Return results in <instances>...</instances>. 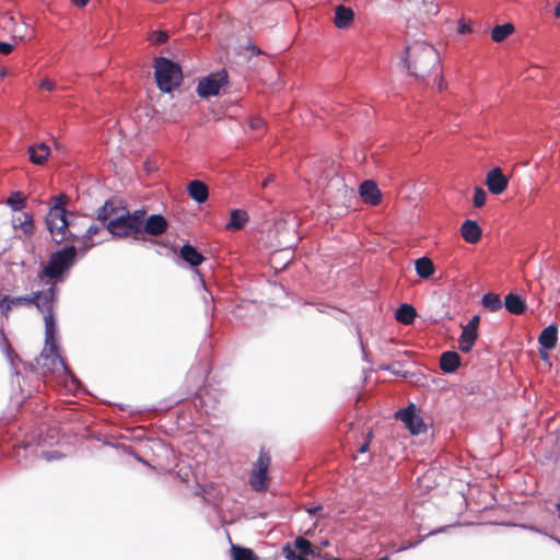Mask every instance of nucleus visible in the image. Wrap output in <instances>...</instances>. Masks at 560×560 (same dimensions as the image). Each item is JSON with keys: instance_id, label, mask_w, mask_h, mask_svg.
I'll return each mask as SVG.
<instances>
[{"instance_id": "1", "label": "nucleus", "mask_w": 560, "mask_h": 560, "mask_svg": "<svg viewBox=\"0 0 560 560\" xmlns=\"http://www.w3.org/2000/svg\"><path fill=\"white\" fill-rule=\"evenodd\" d=\"M210 369L207 364H197L187 372L186 382L190 384L185 394H174L165 401L161 402L160 409H170L175 405L188 399L192 394L191 402L196 411L210 415L213 412L220 401V393L213 388L201 386L208 377Z\"/></svg>"}, {"instance_id": "2", "label": "nucleus", "mask_w": 560, "mask_h": 560, "mask_svg": "<svg viewBox=\"0 0 560 560\" xmlns=\"http://www.w3.org/2000/svg\"><path fill=\"white\" fill-rule=\"evenodd\" d=\"M46 284H49L47 289L35 291L30 295H3L0 300V311L1 314L7 317L13 307L34 305L44 314L45 327L47 328V342L50 343L52 335L57 332L55 308L58 303L59 289L57 284L51 281H47Z\"/></svg>"}, {"instance_id": "3", "label": "nucleus", "mask_w": 560, "mask_h": 560, "mask_svg": "<svg viewBox=\"0 0 560 560\" xmlns=\"http://www.w3.org/2000/svg\"><path fill=\"white\" fill-rule=\"evenodd\" d=\"M400 62L408 74L423 81L432 71L436 72L439 91L446 85L440 71V54L427 42H413L407 45L400 54Z\"/></svg>"}, {"instance_id": "4", "label": "nucleus", "mask_w": 560, "mask_h": 560, "mask_svg": "<svg viewBox=\"0 0 560 560\" xmlns=\"http://www.w3.org/2000/svg\"><path fill=\"white\" fill-rule=\"evenodd\" d=\"M68 202L69 197L65 192L52 196L51 207L45 218L46 228L56 244H61L65 241H75L79 237V234L71 230L69 215H73V212L67 210Z\"/></svg>"}, {"instance_id": "5", "label": "nucleus", "mask_w": 560, "mask_h": 560, "mask_svg": "<svg viewBox=\"0 0 560 560\" xmlns=\"http://www.w3.org/2000/svg\"><path fill=\"white\" fill-rule=\"evenodd\" d=\"M142 214H147L143 208L135 211L124 210L107 222V231L118 238L131 236L136 242H145L147 237L141 236L140 229Z\"/></svg>"}, {"instance_id": "6", "label": "nucleus", "mask_w": 560, "mask_h": 560, "mask_svg": "<svg viewBox=\"0 0 560 560\" xmlns=\"http://www.w3.org/2000/svg\"><path fill=\"white\" fill-rule=\"evenodd\" d=\"M78 248L74 244L65 245L58 250L54 252L48 259L47 265L43 266L38 272V278H48L55 280L54 283L63 281V273H66L75 262Z\"/></svg>"}, {"instance_id": "7", "label": "nucleus", "mask_w": 560, "mask_h": 560, "mask_svg": "<svg viewBox=\"0 0 560 560\" xmlns=\"http://www.w3.org/2000/svg\"><path fill=\"white\" fill-rule=\"evenodd\" d=\"M154 77L161 92L171 93L177 89L183 80L180 65L167 57H158L154 60Z\"/></svg>"}, {"instance_id": "8", "label": "nucleus", "mask_w": 560, "mask_h": 560, "mask_svg": "<svg viewBox=\"0 0 560 560\" xmlns=\"http://www.w3.org/2000/svg\"><path fill=\"white\" fill-rule=\"evenodd\" d=\"M57 332L52 335V339L50 343L47 342V328L45 327V346L49 348L50 354L40 353V359L38 360V364L42 365L43 369L51 372L54 368L59 364L63 370L65 374L70 378L72 385L78 388L81 383L78 377L72 373V371L66 364L65 359L60 355L58 351V345L56 343L55 337Z\"/></svg>"}, {"instance_id": "9", "label": "nucleus", "mask_w": 560, "mask_h": 560, "mask_svg": "<svg viewBox=\"0 0 560 560\" xmlns=\"http://www.w3.org/2000/svg\"><path fill=\"white\" fill-rule=\"evenodd\" d=\"M229 84V75L226 70L222 69L217 72H211L202 78L197 85V94L202 98L210 96H218L220 90Z\"/></svg>"}, {"instance_id": "10", "label": "nucleus", "mask_w": 560, "mask_h": 560, "mask_svg": "<svg viewBox=\"0 0 560 560\" xmlns=\"http://www.w3.org/2000/svg\"><path fill=\"white\" fill-rule=\"evenodd\" d=\"M270 465V456L264 450L260 451L259 456L255 463L256 469L250 474L249 485L256 491L267 490V472Z\"/></svg>"}, {"instance_id": "11", "label": "nucleus", "mask_w": 560, "mask_h": 560, "mask_svg": "<svg viewBox=\"0 0 560 560\" xmlns=\"http://www.w3.org/2000/svg\"><path fill=\"white\" fill-rule=\"evenodd\" d=\"M168 221L161 213H153L147 217V214L141 215V236L147 237H158L164 234L167 231Z\"/></svg>"}, {"instance_id": "12", "label": "nucleus", "mask_w": 560, "mask_h": 560, "mask_svg": "<svg viewBox=\"0 0 560 560\" xmlns=\"http://www.w3.org/2000/svg\"><path fill=\"white\" fill-rule=\"evenodd\" d=\"M395 418L400 420L412 435L422 432L424 428L423 419L419 416L415 404H409L406 408L399 409Z\"/></svg>"}, {"instance_id": "13", "label": "nucleus", "mask_w": 560, "mask_h": 560, "mask_svg": "<svg viewBox=\"0 0 560 560\" xmlns=\"http://www.w3.org/2000/svg\"><path fill=\"white\" fill-rule=\"evenodd\" d=\"M486 185L491 194L500 195L508 188L509 179L503 171L497 166L487 173Z\"/></svg>"}, {"instance_id": "14", "label": "nucleus", "mask_w": 560, "mask_h": 560, "mask_svg": "<svg viewBox=\"0 0 560 560\" xmlns=\"http://www.w3.org/2000/svg\"><path fill=\"white\" fill-rule=\"evenodd\" d=\"M359 194L364 202L376 206L381 202L382 194L375 182L364 180L359 187Z\"/></svg>"}, {"instance_id": "15", "label": "nucleus", "mask_w": 560, "mask_h": 560, "mask_svg": "<svg viewBox=\"0 0 560 560\" xmlns=\"http://www.w3.org/2000/svg\"><path fill=\"white\" fill-rule=\"evenodd\" d=\"M179 257L191 268H197L205 260L203 255L190 243H185L179 249Z\"/></svg>"}, {"instance_id": "16", "label": "nucleus", "mask_w": 560, "mask_h": 560, "mask_svg": "<svg viewBox=\"0 0 560 560\" xmlns=\"http://www.w3.org/2000/svg\"><path fill=\"white\" fill-rule=\"evenodd\" d=\"M463 238L469 244H477L482 235L481 228L475 220H465L460 228Z\"/></svg>"}, {"instance_id": "17", "label": "nucleus", "mask_w": 560, "mask_h": 560, "mask_svg": "<svg viewBox=\"0 0 560 560\" xmlns=\"http://www.w3.org/2000/svg\"><path fill=\"white\" fill-rule=\"evenodd\" d=\"M462 362L460 355L456 351H444L440 357V369L444 374L456 372Z\"/></svg>"}, {"instance_id": "18", "label": "nucleus", "mask_w": 560, "mask_h": 560, "mask_svg": "<svg viewBox=\"0 0 560 560\" xmlns=\"http://www.w3.org/2000/svg\"><path fill=\"white\" fill-rule=\"evenodd\" d=\"M557 341H558V326H557V324L552 323L541 330V332L538 337V343L541 349L551 350L556 347Z\"/></svg>"}, {"instance_id": "19", "label": "nucleus", "mask_w": 560, "mask_h": 560, "mask_svg": "<svg viewBox=\"0 0 560 560\" xmlns=\"http://www.w3.org/2000/svg\"><path fill=\"white\" fill-rule=\"evenodd\" d=\"M188 196L197 203H205L209 198L208 186L198 179L191 180L187 186Z\"/></svg>"}, {"instance_id": "20", "label": "nucleus", "mask_w": 560, "mask_h": 560, "mask_svg": "<svg viewBox=\"0 0 560 560\" xmlns=\"http://www.w3.org/2000/svg\"><path fill=\"white\" fill-rule=\"evenodd\" d=\"M503 305L509 313L514 315H521L527 308L525 300L521 295L513 292H510L505 295Z\"/></svg>"}, {"instance_id": "21", "label": "nucleus", "mask_w": 560, "mask_h": 560, "mask_svg": "<svg viewBox=\"0 0 560 560\" xmlns=\"http://www.w3.org/2000/svg\"><path fill=\"white\" fill-rule=\"evenodd\" d=\"M353 20L354 12L351 8L345 7L342 4L336 7L334 23L337 28H347L353 22Z\"/></svg>"}, {"instance_id": "22", "label": "nucleus", "mask_w": 560, "mask_h": 560, "mask_svg": "<svg viewBox=\"0 0 560 560\" xmlns=\"http://www.w3.org/2000/svg\"><path fill=\"white\" fill-rule=\"evenodd\" d=\"M118 208L115 206L113 199H107L103 203L102 207L97 209L96 220L101 222V224L107 230V222H110L112 217L116 214Z\"/></svg>"}, {"instance_id": "23", "label": "nucleus", "mask_w": 560, "mask_h": 560, "mask_svg": "<svg viewBox=\"0 0 560 560\" xmlns=\"http://www.w3.org/2000/svg\"><path fill=\"white\" fill-rule=\"evenodd\" d=\"M249 217L243 209H233L230 213V220L225 224V229L230 231H237L244 228Z\"/></svg>"}, {"instance_id": "24", "label": "nucleus", "mask_w": 560, "mask_h": 560, "mask_svg": "<svg viewBox=\"0 0 560 560\" xmlns=\"http://www.w3.org/2000/svg\"><path fill=\"white\" fill-rule=\"evenodd\" d=\"M415 269L419 278L429 279L434 273L435 267L429 257L422 256L415 260Z\"/></svg>"}, {"instance_id": "25", "label": "nucleus", "mask_w": 560, "mask_h": 560, "mask_svg": "<svg viewBox=\"0 0 560 560\" xmlns=\"http://www.w3.org/2000/svg\"><path fill=\"white\" fill-rule=\"evenodd\" d=\"M28 152L30 161L34 164L42 165L49 156L50 149L46 143L42 142L37 145L30 147Z\"/></svg>"}, {"instance_id": "26", "label": "nucleus", "mask_w": 560, "mask_h": 560, "mask_svg": "<svg viewBox=\"0 0 560 560\" xmlns=\"http://www.w3.org/2000/svg\"><path fill=\"white\" fill-rule=\"evenodd\" d=\"M417 316L416 308L408 303L401 304L395 312V318L401 324H411Z\"/></svg>"}, {"instance_id": "27", "label": "nucleus", "mask_w": 560, "mask_h": 560, "mask_svg": "<svg viewBox=\"0 0 560 560\" xmlns=\"http://www.w3.org/2000/svg\"><path fill=\"white\" fill-rule=\"evenodd\" d=\"M454 526L455 525H446V526H441V527H438L435 529H432L428 534L419 536V538L416 541H411V542H408V544L400 545L398 548L395 549V552H402V551H406L408 549L415 548L419 544L424 541L428 537L434 536V535H438V534H441V533H445L448 528L454 527Z\"/></svg>"}, {"instance_id": "28", "label": "nucleus", "mask_w": 560, "mask_h": 560, "mask_svg": "<svg viewBox=\"0 0 560 560\" xmlns=\"http://www.w3.org/2000/svg\"><path fill=\"white\" fill-rule=\"evenodd\" d=\"M481 305L490 312H498L502 308L503 302L499 294L487 292L481 298Z\"/></svg>"}, {"instance_id": "29", "label": "nucleus", "mask_w": 560, "mask_h": 560, "mask_svg": "<svg viewBox=\"0 0 560 560\" xmlns=\"http://www.w3.org/2000/svg\"><path fill=\"white\" fill-rule=\"evenodd\" d=\"M294 549L298 550L300 553H302L304 557L307 558V556H312V557H322V555L319 552H316L312 542L302 537V536H299L294 539Z\"/></svg>"}, {"instance_id": "30", "label": "nucleus", "mask_w": 560, "mask_h": 560, "mask_svg": "<svg viewBox=\"0 0 560 560\" xmlns=\"http://www.w3.org/2000/svg\"><path fill=\"white\" fill-rule=\"evenodd\" d=\"M514 32L512 23H504L495 25L491 31V38L495 43H502Z\"/></svg>"}, {"instance_id": "31", "label": "nucleus", "mask_w": 560, "mask_h": 560, "mask_svg": "<svg viewBox=\"0 0 560 560\" xmlns=\"http://www.w3.org/2000/svg\"><path fill=\"white\" fill-rule=\"evenodd\" d=\"M233 560H259V557L250 549L238 545H232Z\"/></svg>"}, {"instance_id": "32", "label": "nucleus", "mask_w": 560, "mask_h": 560, "mask_svg": "<svg viewBox=\"0 0 560 560\" xmlns=\"http://www.w3.org/2000/svg\"><path fill=\"white\" fill-rule=\"evenodd\" d=\"M26 197L22 191H13L7 199V205L11 208L12 211H20L25 207Z\"/></svg>"}, {"instance_id": "33", "label": "nucleus", "mask_w": 560, "mask_h": 560, "mask_svg": "<svg viewBox=\"0 0 560 560\" xmlns=\"http://www.w3.org/2000/svg\"><path fill=\"white\" fill-rule=\"evenodd\" d=\"M23 220L21 218H18L20 221L19 226L21 228L22 232L26 236H32L34 234V219L33 215L28 212H22Z\"/></svg>"}, {"instance_id": "34", "label": "nucleus", "mask_w": 560, "mask_h": 560, "mask_svg": "<svg viewBox=\"0 0 560 560\" xmlns=\"http://www.w3.org/2000/svg\"><path fill=\"white\" fill-rule=\"evenodd\" d=\"M487 201V194L485 189L480 186L475 187L474 189V197H472V203L476 208H481L485 206Z\"/></svg>"}, {"instance_id": "35", "label": "nucleus", "mask_w": 560, "mask_h": 560, "mask_svg": "<svg viewBox=\"0 0 560 560\" xmlns=\"http://www.w3.org/2000/svg\"><path fill=\"white\" fill-rule=\"evenodd\" d=\"M400 366H401V363L396 361V362H393V363H389V364H383V365L380 366V369L384 370V371H388L393 375L407 377L408 372H402L400 370Z\"/></svg>"}, {"instance_id": "36", "label": "nucleus", "mask_w": 560, "mask_h": 560, "mask_svg": "<svg viewBox=\"0 0 560 560\" xmlns=\"http://www.w3.org/2000/svg\"><path fill=\"white\" fill-rule=\"evenodd\" d=\"M282 553L285 559L288 560H308L306 557H304L302 553H296V550L293 549L290 544H287L282 548Z\"/></svg>"}, {"instance_id": "37", "label": "nucleus", "mask_w": 560, "mask_h": 560, "mask_svg": "<svg viewBox=\"0 0 560 560\" xmlns=\"http://www.w3.org/2000/svg\"><path fill=\"white\" fill-rule=\"evenodd\" d=\"M150 39H151L152 43H154L156 45H161V44H164V43L167 42L168 35L164 31H154L151 34Z\"/></svg>"}, {"instance_id": "38", "label": "nucleus", "mask_w": 560, "mask_h": 560, "mask_svg": "<svg viewBox=\"0 0 560 560\" xmlns=\"http://www.w3.org/2000/svg\"><path fill=\"white\" fill-rule=\"evenodd\" d=\"M458 339L463 340V341H475L476 342L478 339V331L469 330V329L463 327L462 334Z\"/></svg>"}, {"instance_id": "39", "label": "nucleus", "mask_w": 560, "mask_h": 560, "mask_svg": "<svg viewBox=\"0 0 560 560\" xmlns=\"http://www.w3.org/2000/svg\"><path fill=\"white\" fill-rule=\"evenodd\" d=\"M98 232H100V228H98L97 225H95V224H91V225L85 230V232H84V233H80V234H79V237H78L77 240L82 238V240H84V241H85V240H88V238H90V237H92V236L96 235Z\"/></svg>"}, {"instance_id": "40", "label": "nucleus", "mask_w": 560, "mask_h": 560, "mask_svg": "<svg viewBox=\"0 0 560 560\" xmlns=\"http://www.w3.org/2000/svg\"><path fill=\"white\" fill-rule=\"evenodd\" d=\"M480 324V315H472L469 322L464 326L465 328L474 331H478V327Z\"/></svg>"}, {"instance_id": "41", "label": "nucleus", "mask_w": 560, "mask_h": 560, "mask_svg": "<svg viewBox=\"0 0 560 560\" xmlns=\"http://www.w3.org/2000/svg\"><path fill=\"white\" fill-rule=\"evenodd\" d=\"M42 454L47 462H52L63 457V455L58 451H44Z\"/></svg>"}, {"instance_id": "42", "label": "nucleus", "mask_w": 560, "mask_h": 560, "mask_svg": "<svg viewBox=\"0 0 560 560\" xmlns=\"http://www.w3.org/2000/svg\"><path fill=\"white\" fill-rule=\"evenodd\" d=\"M503 525H505V526L520 527V528H522V529L530 530V532H534V533L537 530V526H535V525H530V524H525V523H512V522H506V523H503Z\"/></svg>"}, {"instance_id": "43", "label": "nucleus", "mask_w": 560, "mask_h": 560, "mask_svg": "<svg viewBox=\"0 0 560 560\" xmlns=\"http://www.w3.org/2000/svg\"><path fill=\"white\" fill-rule=\"evenodd\" d=\"M39 88L42 90L51 92L56 89V83L54 81H51L50 79L45 78L40 81Z\"/></svg>"}, {"instance_id": "44", "label": "nucleus", "mask_w": 560, "mask_h": 560, "mask_svg": "<svg viewBox=\"0 0 560 560\" xmlns=\"http://www.w3.org/2000/svg\"><path fill=\"white\" fill-rule=\"evenodd\" d=\"M459 350L464 353H468L471 351L475 341H463L458 339Z\"/></svg>"}, {"instance_id": "45", "label": "nucleus", "mask_w": 560, "mask_h": 560, "mask_svg": "<svg viewBox=\"0 0 560 560\" xmlns=\"http://www.w3.org/2000/svg\"><path fill=\"white\" fill-rule=\"evenodd\" d=\"M14 48V45L9 42H0V54L9 55Z\"/></svg>"}, {"instance_id": "46", "label": "nucleus", "mask_w": 560, "mask_h": 560, "mask_svg": "<svg viewBox=\"0 0 560 560\" xmlns=\"http://www.w3.org/2000/svg\"><path fill=\"white\" fill-rule=\"evenodd\" d=\"M264 125H265L264 119H261V118H259V117H253V118H250V120H249V127H250L252 129H260V128H262V127H264Z\"/></svg>"}, {"instance_id": "47", "label": "nucleus", "mask_w": 560, "mask_h": 560, "mask_svg": "<svg viewBox=\"0 0 560 560\" xmlns=\"http://www.w3.org/2000/svg\"><path fill=\"white\" fill-rule=\"evenodd\" d=\"M537 534L544 535L549 537L550 539L557 541L560 545V539L553 536L552 534H548L545 529L537 527V530L535 532Z\"/></svg>"}, {"instance_id": "48", "label": "nucleus", "mask_w": 560, "mask_h": 560, "mask_svg": "<svg viewBox=\"0 0 560 560\" xmlns=\"http://www.w3.org/2000/svg\"><path fill=\"white\" fill-rule=\"evenodd\" d=\"M323 510V505L322 504H318V505H315V506H312V508H308L306 510V512L310 514V515H316L319 511Z\"/></svg>"}, {"instance_id": "49", "label": "nucleus", "mask_w": 560, "mask_h": 560, "mask_svg": "<svg viewBox=\"0 0 560 560\" xmlns=\"http://www.w3.org/2000/svg\"><path fill=\"white\" fill-rule=\"evenodd\" d=\"M369 447H370V442L369 441H365L359 448H358V452L363 454L365 452L369 451Z\"/></svg>"}, {"instance_id": "50", "label": "nucleus", "mask_w": 560, "mask_h": 560, "mask_svg": "<svg viewBox=\"0 0 560 560\" xmlns=\"http://www.w3.org/2000/svg\"><path fill=\"white\" fill-rule=\"evenodd\" d=\"M248 49L252 51V55L254 56H258L259 54H261V50L253 44L248 46Z\"/></svg>"}, {"instance_id": "51", "label": "nucleus", "mask_w": 560, "mask_h": 560, "mask_svg": "<svg viewBox=\"0 0 560 560\" xmlns=\"http://www.w3.org/2000/svg\"><path fill=\"white\" fill-rule=\"evenodd\" d=\"M7 355H8V359H9V361H10V363H11V364H13V359H12V357L14 355V357H16V358H18V355L14 353V351H13V350H11V349H10V347H9V346H8V348H7Z\"/></svg>"}, {"instance_id": "52", "label": "nucleus", "mask_w": 560, "mask_h": 560, "mask_svg": "<svg viewBox=\"0 0 560 560\" xmlns=\"http://www.w3.org/2000/svg\"><path fill=\"white\" fill-rule=\"evenodd\" d=\"M72 1L77 7L83 8L89 3L90 0H72Z\"/></svg>"}, {"instance_id": "53", "label": "nucleus", "mask_w": 560, "mask_h": 560, "mask_svg": "<svg viewBox=\"0 0 560 560\" xmlns=\"http://www.w3.org/2000/svg\"><path fill=\"white\" fill-rule=\"evenodd\" d=\"M275 179L273 175L267 176V178L262 182L261 186L266 188L272 180Z\"/></svg>"}, {"instance_id": "54", "label": "nucleus", "mask_w": 560, "mask_h": 560, "mask_svg": "<svg viewBox=\"0 0 560 560\" xmlns=\"http://www.w3.org/2000/svg\"><path fill=\"white\" fill-rule=\"evenodd\" d=\"M469 31H470V27H469V26H467V25H465V24H462V25H459V27H458V32H459L460 34H465V33H467V32H469Z\"/></svg>"}, {"instance_id": "55", "label": "nucleus", "mask_w": 560, "mask_h": 560, "mask_svg": "<svg viewBox=\"0 0 560 560\" xmlns=\"http://www.w3.org/2000/svg\"><path fill=\"white\" fill-rule=\"evenodd\" d=\"M555 15L557 18H560V1L557 3V5L555 7Z\"/></svg>"}, {"instance_id": "56", "label": "nucleus", "mask_w": 560, "mask_h": 560, "mask_svg": "<svg viewBox=\"0 0 560 560\" xmlns=\"http://www.w3.org/2000/svg\"><path fill=\"white\" fill-rule=\"evenodd\" d=\"M8 343L7 337L2 330H0V342Z\"/></svg>"}, {"instance_id": "57", "label": "nucleus", "mask_w": 560, "mask_h": 560, "mask_svg": "<svg viewBox=\"0 0 560 560\" xmlns=\"http://www.w3.org/2000/svg\"><path fill=\"white\" fill-rule=\"evenodd\" d=\"M73 217H74V214H73V215H69V219H70V221H71V230L74 232V225H75V224H74V222H73V220H72V218H73ZM75 233L80 234V232H79V231H75Z\"/></svg>"}, {"instance_id": "58", "label": "nucleus", "mask_w": 560, "mask_h": 560, "mask_svg": "<svg viewBox=\"0 0 560 560\" xmlns=\"http://www.w3.org/2000/svg\"><path fill=\"white\" fill-rule=\"evenodd\" d=\"M360 345H361V348H362L363 359H364V360H368V354H366V352H365V349H364V346H363L362 341H360Z\"/></svg>"}, {"instance_id": "59", "label": "nucleus", "mask_w": 560, "mask_h": 560, "mask_svg": "<svg viewBox=\"0 0 560 560\" xmlns=\"http://www.w3.org/2000/svg\"><path fill=\"white\" fill-rule=\"evenodd\" d=\"M93 246H94V243L86 244V245H85V247H84V249H85V250H88V249H90V248H91V247H93Z\"/></svg>"}, {"instance_id": "60", "label": "nucleus", "mask_w": 560, "mask_h": 560, "mask_svg": "<svg viewBox=\"0 0 560 560\" xmlns=\"http://www.w3.org/2000/svg\"><path fill=\"white\" fill-rule=\"evenodd\" d=\"M322 545H323L324 547H327V546L329 545V542H328V540H325V541H323V542H322Z\"/></svg>"}, {"instance_id": "61", "label": "nucleus", "mask_w": 560, "mask_h": 560, "mask_svg": "<svg viewBox=\"0 0 560 560\" xmlns=\"http://www.w3.org/2000/svg\"><path fill=\"white\" fill-rule=\"evenodd\" d=\"M0 74H1V77H4V75L7 74V71H5V70H2V71L0 72Z\"/></svg>"}, {"instance_id": "62", "label": "nucleus", "mask_w": 560, "mask_h": 560, "mask_svg": "<svg viewBox=\"0 0 560 560\" xmlns=\"http://www.w3.org/2000/svg\"><path fill=\"white\" fill-rule=\"evenodd\" d=\"M541 358L542 359L547 358V353H541Z\"/></svg>"}]
</instances>
